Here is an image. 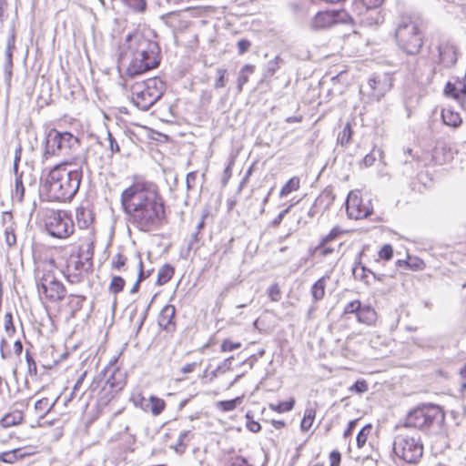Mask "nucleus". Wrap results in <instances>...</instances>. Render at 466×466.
<instances>
[{"label": "nucleus", "mask_w": 466, "mask_h": 466, "mask_svg": "<svg viewBox=\"0 0 466 466\" xmlns=\"http://www.w3.org/2000/svg\"><path fill=\"white\" fill-rule=\"evenodd\" d=\"M125 279L119 276H114L108 287V290L112 294H117L124 289Z\"/></svg>", "instance_id": "e433bc0d"}, {"label": "nucleus", "mask_w": 466, "mask_h": 466, "mask_svg": "<svg viewBox=\"0 0 466 466\" xmlns=\"http://www.w3.org/2000/svg\"><path fill=\"white\" fill-rule=\"evenodd\" d=\"M174 268L169 264L163 265L157 273V284L162 286L168 282L174 275Z\"/></svg>", "instance_id": "c756f323"}, {"label": "nucleus", "mask_w": 466, "mask_h": 466, "mask_svg": "<svg viewBox=\"0 0 466 466\" xmlns=\"http://www.w3.org/2000/svg\"><path fill=\"white\" fill-rule=\"evenodd\" d=\"M166 86L159 77L148 78L132 86V101L134 105L143 110H148L163 96Z\"/></svg>", "instance_id": "39448f33"}, {"label": "nucleus", "mask_w": 466, "mask_h": 466, "mask_svg": "<svg viewBox=\"0 0 466 466\" xmlns=\"http://www.w3.org/2000/svg\"><path fill=\"white\" fill-rule=\"evenodd\" d=\"M76 223L80 228H89L94 221V214L88 207H79L76 210Z\"/></svg>", "instance_id": "5701e85b"}, {"label": "nucleus", "mask_w": 466, "mask_h": 466, "mask_svg": "<svg viewBox=\"0 0 466 466\" xmlns=\"http://www.w3.org/2000/svg\"><path fill=\"white\" fill-rule=\"evenodd\" d=\"M444 420L445 414L441 407L429 404L417 407L410 411L405 420V426L425 431L435 424L441 427Z\"/></svg>", "instance_id": "0eeeda50"}, {"label": "nucleus", "mask_w": 466, "mask_h": 466, "mask_svg": "<svg viewBox=\"0 0 466 466\" xmlns=\"http://www.w3.org/2000/svg\"><path fill=\"white\" fill-rule=\"evenodd\" d=\"M32 453L33 452H25L22 448L14 449L2 452L0 454V461L12 464L18 460H22L26 456L31 455Z\"/></svg>", "instance_id": "393cba45"}, {"label": "nucleus", "mask_w": 466, "mask_h": 466, "mask_svg": "<svg viewBox=\"0 0 466 466\" xmlns=\"http://www.w3.org/2000/svg\"><path fill=\"white\" fill-rule=\"evenodd\" d=\"M231 466H251L243 457H237L232 461Z\"/></svg>", "instance_id": "774afa93"}, {"label": "nucleus", "mask_w": 466, "mask_h": 466, "mask_svg": "<svg viewBox=\"0 0 466 466\" xmlns=\"http://www.w3.org/2000/svg\"><path fill=\"white\" fill-rule=\"evenodd\" d=\"M246 418L248 419V421L246 423V426L248 428V431L256 433V432H258L261 429V426L260 424L258 422V421H255L252 420V416L250 415V411H248L247 414H246Z\"/></svg>", "instance_id": "8fccbe9b"}, {"label": "nucleus", "mask_w": 466, "mask_h": 466, "mask_svg": "<svg viewBox=\"0 0 466 466\" xmlns=\"http://www.w3.org/2000/svg\"><path fill=\"white\" fill-rule=\"evenodd\" d=\"M120 202L127 221L138 230L149 232L162 224L165 205L155 183L135 177L122 192Z\"/></svg>", "instance_id": "f257e3e1"}, {"label": "nucleus", "mask_w": 466, "mask_h": 466, "mask_svg": "<svg viewBox=\"0 0 466 466\" xmlns=\"http://www.w3.org/2000/svg\"><path fill=\"white\" fill-rule=\"evenodd\" d=\"M25 360L28 367V372L33 375L37 374V367L34 358L31 356L28 350L25 351Z\"/></svg>", "instance_id": "864d4df0"}, {"label": "nucleus", "mask_w": 466, "mask_h": 466, "mask_svg": "<svg viewBox=\"0 0 466 466\" xmlns=\"http://www.w3.org/2000/svg\"><path fill=\"white\" fill-rule=\"evenodd\" d=\"M395 37L399 47L408 55L420 52L423 38L417 22L410 17H403L395 29Z\"/></svg>", "instance_id": "423d86ee"}, {"label": "nucleus", "mask_w": 466, "mask_h": 466, "mask_svg": "<svg viewBox=\"0 0 466 466\" xmlns=\"http://www.w3.org/2000/svg\"><path fill=\"white\" fill-rule=\"evenodd\" d=\"M370 431H371V425L367 424L359 431L357 438H356L358 448H362L365 445V443L367 441L368 435L370 433Z\"/></svg>", "instance_id": "a19ab883"}, {"label": "nucleus", "mask_w": 466, "mask_h": 466, "mask_svg": "<svg viewBox=\"0 0 466 466\" xmlns=\"http://www.w3.org/2000/svg\"><path fill=\"white\" fill-rule=\"evenodd\" d=\"M15 48V26L13 25L10 29V35L7 38L6 47L5 51V63H4V71L5 76V80L10 82L12 77V68H13V52Z\"/></svg>", "instance_id": "f3484780"}, {"label": "nucleus", "mask_w": 466, "mask_h": 466, "mask_svg": "<svg viewBox=\"0 0 466 466\" xmlns=\"http://www.w3.org/2000/svg\"><path fill=\"white\" fill-rule=\"evenodd\" d=\"M36 286L40 296L51 302L62 300L66 296V288L62 282L57 280L50 272L44 274L36 281Z\"/></svg>", "instance_id": "9b49d317"}, {"label": "nucleus", "mask_w": 466, "mask_h": 466, "mask_svg": "<svg viewBox=\"0 0 466 466\" xmlns=\"http://www.w3.org/2000/svg\"><path fill=\"white\" fill-rule=\"evenodd\" d=\"M176 315V308L173 305H166L160 311L158 316V325L167 332L172 333L176 329L174 321Z\"/></svg>", "instance_id": "a211bd4d"}, {"label": "nucleus", "mask_w": 466, "mask_h": 466, "mask_svg": "<svg viewBox=\"0 0 466 466\" xmlns=\"http://www.w3.org/2000/svg\"><path fill=\"white\" fill-rule=\"evenodd\" d=\"M46 228L50 236L63 239L74 233L75 226L66 211L50 210L46 217Z\"/></svg>", "instance_id": "1a4fd4ad"}, {"label": "nucleus", "mask_w": 466, "mask_h": 466, "mask_svg": "<svg viewBox=\"0 0 466 466\" xmlns=\"http://www.w3.org/2000/svg\"><path fill=\"white\" fill-rule=\"evenodd\" d=\"M352 131L350 123H347L343 130L338 136V142L341 146H346L350 143Z\"/></svg>", "instance_id": "ea45409f"}, {"label": "nucleus", "mask_w": 466, "mask_h": 466, "mask_svg": "<svg viewBox=\"0 0 466 466\" xmlns=\"http://www.w3.org/2000/svg\"><path fill=\"white\" fill-rule=\"evenodd\" d=\"M196 180H197V172L196 171L189 172L187 175L186 185H187V190H191L194 188Z\"/></svg>", "instance_id": "e2e57ef3"}, {"label": "nucleus", "mask_w": 466, "mask_h": 466, "mask_svg": "<svg viewBox=\"0 0 466 466\" xmlns=\"http://www.w3.org/2000/svg\"><path fill=\"white\" fill-rule=\"evenodd\" d=\"M111 372L109 377L106 378L104 384V392L109 389L113 392H119L127 383L126 373L119 369L113 368L112 366L106 367L102 373L106 376V373Z\"/></svg>", "instance_id": "dca6fc26"}, {"label": "nucleus", "mask_w": 466, "mask_h": 466, "mask_svg": "<svg viewBox=\"0 0 466 466\" xmlns=\"http://www.w3.org/2000/svg\"><path fill=\"white\" fill-rule=\"evenodd\" d=\"M441 118L445 125L457 127L461 123V118L459 113L453 112L451 109H442Z\"/></svg>", "instance_id": "c85d7f7f"}, {"label": "nucleus", "mask_w": 466, "mask_h": 466, "mask_svg": "<svg viewBox=\"0 0 466 466\" xmlns=\"http://www.w3.org/2000/svg\"><path fill=\"white\" fill-rule=\"evenodd\" d=\"M118 392H113L107 389L106 392H104V387L102 388L99 393V400L101 403L107 404Z\"/></svg>", "instance_id": "5fc2aeb1"}, {"label": "nucleus", "mask_w": 466, "mask_h": 466, "mask_svg": "<svg viewBox=\"0 0 466 466\" xmlns=\"http://www.w3.org/2000/svg\"><path fill=\"white\" fill-rule=\"evenodd\" d=\"M241 347L240 342H233L229 339H225L221 344V351L228 352L234 350L239 349Z\"/></svg>", "instance_id": "603ef678"}, {"label": "nucleus", "mask_w": 466, "mask_h": 466, "mask_svg": "<svg viewBox=\"0 0 466 466\" xmlns=\"http://www.w3.org/2000/svg\"><path fill=\"white\" fill-rule=\"evenodd\" d=\"M364 11H360L361 15L360 22L366 26H377L383 23L384 15L379 7L363 8Z\"/></svg>", "instance_id": "aec40b11"}, {"label": "nucleus", "mask_w": 466, "mask_h": 466, "mask_svg": "<svg viewBox=\"0 0 466 466\" xmlns=\"http://www.w3.org/2000/svg\"><path fill=\"white\" fill-rule=\"evenodd\" d=\"M126 261L127 258L124 255L117 253L116 256L113 257L112 267L114 268L120 269L125 266Z\"/></svg>", "instance_id": "13d9d810"}, {"label": "nucleus", "mask_w": 466, "mask_h": 466, "mask_svg": "<svg viewBox=\"0 0 466 466\" xmlns=\"http://www.w3.org/2000/svg\"><path fill=\"white\" fill-rule=\"evenodd\" d=\"M394 454L407 463H416L422 457L423 445L419 438L399 434L393 441Z\"/></svg>", "instance_id": "6e6552de"}, {"label": "nucleus", "mask_w": 466, "mask_h": 466, "mask_svg": "<svg viewBox=\"0 0 466 466\" xmlns=\"http://www.w3.org/2000/svg\"><path fill=\"white\" fill-rule=\"evenodd\" d=\"M440 62L446 67L454 66L457 62V49L450 42H442L439 46Z\"/></svg>", "instance_id": "6ab92c4d"}, {"label": "nucleus", "mask_w": 466, "mask_h": 466, "mask_svg": "<svg viewBox=\"0 0 466 466\" xmlns=\"http://www.w3.org/2000/svg\"><path fill=\"white\" fill-rule=\"evenodd\" d=\"M254 66L247 64L245 65L240 72L238 78V92L242 91L243 86L248 81V74H252L254 72Z\"/></svg>", "instance_id": "473e14b6"}, {"label": "nucleus", "mask_w": 466, "mask_h": 466, "mask_svg": "<svg viewBox=\"0 0 466 466\" xmlns=\"http://www.w3.org/2000/svg\"><path fill=\"white\" fill-rule=\"evenodd\" d=\"M57 399L58 397L53 401H50L48 398H43L35 402V409L36 412L40 414L41 418H44L54 408Z\"/></svg>", "instance_id": "cd10ccee"}, {"label": "nucleus", "mask_w": 466, "mask_h": 466, "mask_svg": "<svg viewBox=\"0 0 466 466\" xmlns=\"http://www.w3.org/2000/svg\"><path fill=\"white\" fill-rule=\"evenodd\" d=\"M5 243L12 247L16 242V238L12 228H6L5 229Z\"/></svg>", "instance_id": "bf43d9fd"}, {"label": "nucleus", "mask_w": 466, "mask_h": 466, "mask_svg": "<svg viewBox=\"0 0 466 466\" xmlns=\"http://www.w3.org/2000/svg\"><path fill=\"white\" fill-rule=\"evenodd\" d=\"M131 400L133 401L135 406L141 408L143 410H145V409L148 407L147 406L148 404L147 399L143 397L141 394L132 395Z\"/></svg>", "instance_id": "3c124183"}, {"label": "nucleus", "mask_w": 466, "mask_h": 466, "mask_svg": "<svg viewBox=\"0 0 466 466\" xmlns=\"http://www.w3.org/2000/svg\"><path fill=\"white\" fill-rule=\"evenodd\" d=\"M233 360H234L233 356L228 357V359H226L223 362H221L218 366L217 370H221V371L229 370L231 369V363H232Z\"/></svg>", "instance_id": "338daca9"}, {"label": "nucleus", "mask_w": 466, "mask_h": 466, "mask_svg": "<svg viewBox=\"0 0 466 466\" xmlns=\"http://www.w3.org/2000/svg\"><path fill=\"white\" fill-rule=\"evenodd\" d=\"M86 272V264L79 255L70 256L63 270V274L68 282L79 283L83 280Z\"/></svg>", "instance_id": "2eb2a0df"}, {"label": "nucleus", "mask_w": 466, "mask_h": 466, "mask_svg": "<svg viewBox=\"0 0 466 466\" xmlns=\"http://www.w3.org/2000/svg\"><path fill=\"white\" fill-rule=\"evenodd\" d=\"M444 94L462 103L466 96V84L461 80H456L455 83L448 82L444 88Z\"/></svg>", "instance_id": "4be33fe9"}, {"label": "nucleus", "mask_w": 466, "mask_h": 466, "mask_svg": "<svg viewBox=\"0 0 466 466\" xmlns=\"http://www.w3.org/2000/svg\"><path fill=\"white\" fill-rule=\"evenodd\" d=\"M217 75H218V77L216 79V82L214 84V87L216 89H219V88H222L226 86V83H227V78H226V75H227V69L225 68H218L217 69Z\"/></svg>", "instance_id": "37998d69"}, {"label": "nucleus", "mask_w": 466, "mask_h": 466, "mask_svg": "<svg viewBox=\"0 0 466 466\" xmlns=\"http://www.w3.org/2000/svg\"><path fill=\"white\" fill-rule=\"evenodd\" d=\"M25 196V187L23 185L22 175L17 176L15 181V190L12 193L13 201L22 203Z\"/></svg>", "instance_id": "2f4dec72"}, {"label": "nucleus", "mask_w": 466, "mask_h": 466, "mask_svg": "<svg viewBox=\"0 0 466 466\" xmlns=\"http://www.w3.org/2000/svg\"><path fill=\"white\" fill-rule=\"evenodd\" d=\"M368 389L367 381L365 380H359L349 390L350 391L361 394L366 392Z\"/></svg>", "instance_id": "a18cd8bd"}, {"label": "nucleus", "mask_w": 466, "mask_h": 466, "mask_svg": "<svg viewBox=\"0 0 466 466\" xmlns=\"http://www.w3.org/2000/svg\"><path fill=\"white\" fill-rule=\"evenodd\" d=\"M329 466H339L341 461V455L338 451H332L329 454Z\"/></svg>", "instance_id": "69168bd1"}, {"label": "nucleus", "mask_w": 466, "mask_h": 466, "mask_svg": "<svg viewBox=\"0 0 466 466\" xmlns=\"http://www.w3.org/2000/svg\"><path fill=\"white\" fill-rule=\"evenodd\" d=\"M125 5L136 12H144L147 7L146 0H122Z\"/></svg>", "instance_id": "79ce46f5"}, {"label": "nucleus", "mask_w": 466, "mask_h": 466, "mask_svg": "<svg viewBox=\"0 0 466 466\" xmlns=\"http://www.w3.org/2000/svg\"><path fill=\"white\" fill-rule=\"evenodd\" d=\"M317 200L312 204L304 202L298 210L293 213L296 218L298 227H303L308 223V219L313 218L317 213L316 211Z\"/></svg>", "instance_id": "412c9836"}, {"label": "nucleus", "mask_w": 466, "mask_h": 466, "mask_svg": "<svg viewBox=\"0 0 466 466\" xmlns=\"http://www.w3.org/2000/svg\"><path fill=\"white\" fill-rule=\"evenodd\" d=\"M346 210L349 218L354 219L365 218L372 213L370 202L363 203V200L354 192H350L346 199Z\"/></svg>", "instance_id": "4468645a"}, {"label": "nucleus", "mask_w": 466, "mask_h": 466, "mask_svg": "<svg viewBox=\"0 0 466 466\" xmlns=\"http://www.w3.org/2000/svg\"><path fill=\"white\" fill-rule=\"evenodd\" d=\"M281 63H282V59L279 56H276L274 59L269 60L267 63L264 76L265 77L272 76L276 73V71L280 67Z\"/></svg>", "instance_id": "4c0bfd02"}, {"label": "nucleus", "mask_w": 466, "mask_h": 466, "mask_svg": "<svg viewBox=\"0 0 466 466\" xmlns=\"http://www.w3.org/2000/svg\"><path fill=\"white\" fill-rule=\"evenodd\" d=\"M241 402L242 397H237L233 400L218 401L217 405L223 411H231L234 410Z\"/></svg>", "instance_id": "f704fd0d"}, {"label": "nucleus", "mask_w": 466, "mask_h": 466, "mask_svg": "<svg viewBox=\"0 0 466 466\" xmlns=\"http://www.w3.org/2000/svg\"><path fill=\"white\" fill-rule=\"evenodd\" d=\"M107 139L109 142V148L111 151L110 155L112 156L115 152H119V146L115 137H113V135L111 134V132H107Z\"/></svg>", "instance_id": "0e129e2a"}, {"label": "nucleus", "mask_w": 466, "mask_h": 466, "mask_svg": "<svg viewBox=\"0 0 466 466\" xmlns=\"http://www.w3.org/2000/svg\"><path fill=\"white\" fill-rule=\"evenodd\" d=\"M328 277H321L311 287V296L315 301L321 300L325 296V288Z\"/></svg>", "instance_id": "a878e982"}, {"label": "nucleus", "mask_w": 466, "mask_h": 466, "mask_svg": "<svg viewBox=\"0 0 466 466\" xmlns=\"http://www.w3.org/2000/svg\"><path fill=\"white\" fill-rule=\"evenodd\" d=\"M379 256L380 258L385 259V260H390L392 256H393V248L390 245V244H386L384 245L380 252H379Z\"/></svg>", "instance_id": "6e6d98bb"}, {"label": "nucleus", "mask_w": 466, "mask_h": 466, "mask_svg": "<svg viewBox=\"0 0 466 466\" xmlns=\"http://www.w3.org/2000/svg\"><path fill=\"white\" fill-rule=\"evenodd\" d=\"M390 83L387 77L371 76L366 85L361 86L360 93L363 98L367 97V102L380 100L387 91L390 88Z\"/></svg>", "instance_id": "ddd939ff"}, {"label": "nucleus", "mask_w": 466, "mask_h": 466, "mask_svg": "<svg viewBox=\"0 0 466 466\" xmlns=\"http://www.w3.org/2000/svg\"><path fill=\"white\" fill-rule=\"evenodd\" d=\"M315 410L312 409H307L304 413V417L300 423V429L302 431H308L314 421L315 419Z\"/></svg>", "instance_id": "72a5a7b5"}, {"label": "nucleus", "mask_w": 466, "mask_h": 466, "mask_svg": "<svg viewBox=\"0 0 466 466\" xmlns=\"http://www.w3.org/2000/svg\"><path fill=\"white\" fill-rule=\"evenodd\" d=\"M353 17L345 9H331L318 12L312 19L314 29H325L335 25H353Z\"/></svg>", "instance_id": "9d476101"}, {"label": "nucleus", "mask_w": 466, "mask_h": 466, "mask_svg": "<svg viewBox=\"0 0 466 466\" xmlns=\"http://www.w3.org/2000/svg\"><path fill=\"white\" fill-rule=\"evenodd\" d=\"M147 405L145 411H150L154 416L159 415L165 409V401L162 399H159L155 396H150L147 398Z\"/></svg>", "instance_id": "bb28decb"}, {"label": "nucleus", "mask_w": 466, "mask_h": 466, "mask_svg": "<svg viewBox=\"0 0 466 466\" xmlns=\"http://www.w3.org/2000/svg\"><path fill=\"white\" fill-rule=\"evenodd\" d=\"M72 157L53 167L42 180V190L49 201L66 202L77 193L81 179V169H69L76 163Z\"/></svg>", "instance_id": "7ed1b4c3"}, {"label": "nucleus", "mask_w": 466, "mask_h": 466, "mask_svg": "<svg viewBox=\"0 0 466 466\" xmlns=\"http://www.w3.org/2000/svg\"><path fill=\"white\" fill-rule=\"evenodd\" d=\"M300 180L298 177H293L287 181V183L282 187L279 196L281 198L288 196L293 191H296L299 188Z\"/></svg>", "instance_id": "7c9ffc66"}, {"label": "nucleus", "mask_w": 466, "mask_h": 466, "mask_svg": "<svg viewBox=\"0 0 466 466\" xmlns=\"http://www.w3.org/2000/svg\"><path fill=\"white\" fill-rule=\"evenodd\" d=\"M159 46L141 32L128 34L120 46V60L127 64V74L136 76L157 67L159 64Z\"/></svg>", "instance_id": "f03ea898"}, {"label": "nucleus", "mask_w": 466, "mask_h": 466, "mask_svg": "<svg viewBox=\"0 0 466 466\" xmlns=\"http://www.w3.org/2000/svg\"><path fill=\"white\" fill-rule=\"evenodd\" d=\"M69 298L72 309L74 311L79 310L82 308V303L86 299L84 296L70 295Z\"/></svg>", "instance_id": "09e8293b"}, {"label": "nucleus", "mask_w": 466, "mask_h": 466, "mask_svg": "<svg viewBox=\"0 0 466 466\" xmlns=\"http://www.w3.org/2000/svg\"><path fill=\"white\" fill-rule=\"evenodd\" d=\"M356 317L360 323L370 326L377 320V312L370 305H361Z\"/></svg>", "instance_id": "b1692460"}, {"label": "nucleus", "mask_w": 466, "mask_h": 466, "mask_svg": "<svg viewBox=\"0 0 466 466\" xmlns=\"http://www.w3.org/2000/svg\"><path fill=\"white\" fill-rule=\"evenodd\" d=\"M384 0H358L354 4L356 6L361 5V8L380 7Z\"/></svg>", "instance_id": "de8ad7c7"}, {"label": "nucleus", "mask_w": 466, "mask_h": 466, "mask_svg": "<svg viewBox=\"0 0 466 466\" xmlns=\"http://www.w3.org/2000/svg\"><path fill=\"white\" fill-rule=\"evenodd\" d=\"M5 330L8 336H13L15 332V327L13 322V315L6 312L5 315Z\"/></svg>", "instance_id": "c03bdc74"}, {"label": "nucleus", "mask_w": 466, "mask_h": 466, "mask_svg": "<svg viewBox=\"0 0 466 466\" xmlns=\"http://www.w3.org/2000/svg\"><path fill=\"white\" fill-rule=\"evenodd\" d=\"M295 404V400L290 399L287 401H281L278 404H269V408L279 413L290 411Z\"/></svg>", "instance_id": "c9c22d12"}, {"label": "nucleus", "mask_w": 466, "mask_h": 466, "mask_svg": "<svg viewBox=\"0 0 466 466\" xmlns=\"http://www.w3.org/2000/svg\"><path fill=\"white\" fill-rule=\"evenodd\" d=\"M79 147L80 141L77 137L70 132H60L53 128L47 133L46 137L43 159L47 161L56 156L70 157Z\"/></svg>", "instance_id": "20e7f679"}, {"label": "nucleus", "mask_w": 466, "mask_h": 466, "mask_svg": "<svg viewBox=\"0 0 466 466\" xmlns=\"http://www.w3.org/2000/svg\"><path fill=\"white\" fill-rule=\"evenodd\" d=\"M250 46H251V43L249 40L245 39V38L238 40V54L239 55L245 54L249 49Z\"/></svg>", "instance_id": "052dcab7"}, {"label": "nucleus", "mask_w": 466, "mask_h": 466, "mask_svg": "<svg viewBox=\"0 0 466 466\" xmlns=\"http://www.w3.org/2000/svg\"><path fill=\"white\" fill-rule=\"evenodd\" d=\"M342 232L343 231L340 229L339 227H334L330 230V232L321 239L319 245L317 247V249H319L320 248H323L329 242L336 239L339 235L342 234Z\"/></svg>", "instance_id": "58836bf2"}, {"label": "nucleus", "mask_w": 466, "mask_h": 466, "mask_svg": "<svg viewBox=\"0 0 466 466\" xmlns=\"http://www.w3.org/2000/svg\"><path fill=\"white\" fill-rule=\"evenodd\" d=\"M268 294L272 301H279L281 299V293L278 284L270 286Z\"/></svg>", "instance_id": "4d7b16f0"}, {"label": "nucleus", "mask_w": 466, "mask_h": 466, "mask_svg": "<svg viewBox=\"0 0 466 466\" xmlns=\"http://www.w3.org/2000/svg\"><path fill=\"white\" fill-rule=\"evenodd\" d=\"M111 155L106 154V149L100 142L91 145L82 160V164L89 171L100 172L106 165L109 164Z\"/></svg>", "instance_id": "f8f14e48"}, {"label": "nucleus", "mask_w": 466, "mask_h": 466, "mask_svg": "<svg viewBox=\"0 0 466 466\" xmlns=\"http://www.w3.org/2000/svg\"><path fill=\"white\" fill-rule=\"evenodd\" d=\"M361 306V302L358 299L349 302L343 310V314H355L357 316L358 311Z\"/></svg>", "instance_id": "49530a36"}, {"label": "nucleus", "mask_w": 466, "mask_h": 466, "mask_svg": "<svg viewBox=\"0 0 466 466\" xmlns=\"http://www.w3.org/2000/svg\"><path fill=\"white\" fill-rule=\"evenodd\" d=\"M294 207V204L289 205L286 209L282 210L272 221V225L274 227H278L284 217L290 211V209Z\"/></svg>", "instance_id": "680f3d73"}]
</instances>
